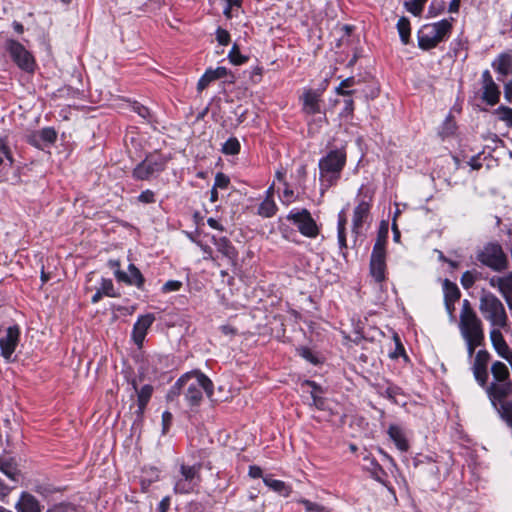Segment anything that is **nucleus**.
<instances>
[{
  "label": "nucleus",
  "mask_w": 512,
  "mask_h": 512,
  "mask_svg": "<svg viewBox=\"0 0 512 512\" xmlns=\"http://www.w3.org/2000/svg\"><path fill=\"white\" fill-rule=\"evenodd\" d=\"M345 164L346 151L344 148L331 150L319 160V180L322 193L337 183Z\"/></svg>",
  "instance_id": "obj_1"
},
{
  "label": "nucleus",
  "mask_w": 512,
  "mask_h": 512,
  "mask_svg": "<svg viewBox=\"0 0 512 512\" xmlns=\"http://www.w3.org/2000/svg\"><path fill=\"white\" fill-rule=\"evenodd\" d=\"M179 384H185V399L190 406H198L205 392L207 396L213 393L212 381L203 373L193 371L179 378Z\"/></svg>",
  "instance_id": "obj_2"
},
{
  "label": "nucleus",
  "mask_w": 512,
  "mask_h": 512,
  "mask_svg": "<svg viewBox=\"0 0 512 512\" xmlns=\"http://www.w3.org/2000/svg\"><path fill=\"white\" fill-rule=\"evenodd\" d=\"M479 310L491 328L507 327L508 315L501 300L489 291L483 290L479 299Z\"/></svg>",
  "instance_id": "obj_3"
},
{
  "label": "nucleus",
  "mask_w": 512,
  "mask_h": 512,
  "mask_svg": "<svg viewBox=\"0 0 512 512\" xmlns=\"http://www.w3.org/2000/svg\"><path fill=\"white\" fill-rule=\"evenodd\" d=\"M459 330L463 340H485L482 321L466 299L460 311Z\"/></svg>",
  "instance_id": "obj_4"
},
{
  "label": "nucleus",
  "mask_w": 512,
  "mask_h": 512,
  "mask_svg": "<svg viewBox=\"0 0 512 512\" xmlns=\"http://www.w3.org/2000/svg\"><path fill=\"white\" fill-rule=\"evenodd\" d=\"M452 23L448 19L424 25L417 34L418 45L423 50H430L449 36Z\"/></svg>",
  "instance_id": "obj_5"
},
{
  "label": "nucleus",
  "mask_w": 512,
  "mask_h": 512,
  "mask_svg": "<svg viewBox=\"0 0 512 512\" xmlns=\"http://www.w3.org/2000/svg\"><path fill=\"white\" fill-rule=\"evenodd\" d=\"M477 260L484 266L496 272L509 267L508 257L497 242H489L477 253Z\"/></svg>",
  "instance_id": "obj_6"
},
{
  "label": "nucleus",
  "mask_w": 512,
  "mask_h": 512,
  "mask_svg": "<svg viewBox=\"0 0 512 512\" xmlns=\"http://www.w3.org/2000/svg\"><path fill=\"white\" fill-rule=\"evenodd\" d=\"M201 465L181 464L178 473L174 476V491L180 494H188L195 490L201 481Z\"/></svg>",
  "instance_id": "obj_7"
},
{
  "label": "nucleus",
  "mask_w": 512,
  "mask_h": 512,
  "mask_svg": "<svg viewBox=\"0 0 512 512\" xmlns=\"http://www.w3.org/2000/svg\"><path fill=\"white\" fill-rule=\"evenodd\" d=\"M386 238L387 228H385L383 233H379L371 254L370 273L377 282H382L385 279Z\"/></svg>",
  "instance_id": "obj_8"
},
{
  "label": "nucleus",
  "mask_w": 512,
  "mask_h": 512,
  "mask_svg": "<svg viewBox=\"0 0 512 512\" xmlns=\"http://www.w3.org/2000/svg\"><path fill=\"white\" fill-rule=\"evenodd\" d=\"M287 220L293 222L299 232L306 237L315 238L319 233L317 224L307 209L290 211Z\"/></svg>",
  "instance_id": "obj_9"
},
{
  "label": "nucleus",
  "mask_w": 512,
  "mask_h": 512,
  "mask_svg": "<svg viewBox=\"0 0 512 512\" xmlns=\"http://www.w3.org/2000/svg\"><path fill=\"white\" fill-rule=\"evenodd\" d=\"M7 50L9 51L14 62L23 70L32 71L34 67V59L32 55L17 41H7Z\"/></svg>",
  "instance_id": "obj_10"
},
{
  "label": "nucleus",
  "mask_w": 512,
  "mask_h": 512,
  "mask_svg": "<svg viewBox=\"0 0 512 512\" xmlns=\"http://www.w3.org/2000/svg\"><path fill=\"white\" fill-rule=\"evenodd\" d=\"M20 329L18 326L8 327L3 334L0 335L1 356L10 361L11 357L19 343Z\"/></svg>",
  "instance_id": "obj_11"
},
{
  "label": "nucleus",
  "mask_w": 512,
  "mask_h": 512,
  "mask_svg": "<svg viewBox=\"0 0 512 512\" xmlns=\"http://www.w3.org/2000/svg\"><path fill=\"white\" fill-rule=\"evenodd\" d=\"M506 328L507 327L491 328L489 332V338L491 341V345L495 352L497 353V355L506 360L512 368V350L507 344L501 332L502 329Z\"/></svg>",
  "instance_id": "obj_12"
},
{
  "label": "nucleus",
  "mask_w": 512,
  "mask_h": 512,
  "mask_svg": "<svg viewBox=\"0 0 512 512\" xmlns=\"http://www.w3.org/2000/svg\"><path fill=\"white\" fill-rule=\"evenodd\" d=\"M165 162L162 159L146 158L133 170V177L137 180H147L155 173L164 170Z\"/></svg>",
  "instance_id": "obj_13"
},
{
  "label": "nucleus",
  "mask_w": 512,
  "mask_h": 512,
  "mask_svg": "<svg viewBox=\"0 0 512 512\" xmlns=\"http://www.w3.org/2000/svg\"><path fill=\"white\" fill-rule=\"evenodd\" d=\"M491 355L487 350H479L474 358L472 371L475 380L481 387H485L488 380L487 366Z\"/></svg>",
  "instance_id": "obj_14"
},
{
  "label": "nucleus",
  "mask_w": 512,
  "mask_h": 512,
  "mask_svg": "<svg viewBox=\"0 0 512 512\" xmlns=\"http://www.w3.org/2000/svg\"><path fill=\"white\" fill-rule=\"evenodd\" d=\"M486 393L492 402V404L497 407V405H501V403H508L505 401L506 397L509 395L512 389V382H492L490 385H486Z\"/></svg>",
  "instance_id": "obj_15"
},
{
  "label": "nucleus",
  "mask_w": 512,
  "mask_h": 512,
  "mask_svg": "<svg viewBox=\"0 0 512 512\" xmlns=\"http://www.w3.org/2000/svg\"><path fill=\"white\" fill-rule=\"evenodd\" d=\"M481 78L483 88L482 99L489 105H495L500 97L498 86L494 82L489 70L483 71Z\"/></svg>",
  "instance_id": "obj_16"
},
{
  "label": "nucleus",
  "mask_w": 512,
  "mask_h": 512,
  "mask_svg": "<svg viewBox=\"0 0 512 512\" xmlns=\"http://www.w3.org/2000/svg\"><path fill=\"white\" fill-rule=\"evenodd\" d=\"M488 282L492 288L499 291L508 304L512 302V271L503 276H492Z\"/></svg>",
  "instance_id": "obj_17"
},
{
  "label": "nucleus",
  "mask_w": 512,
  "mask_h": 512,
  "mask_svg": "<svg viewBox=\"0 0 512 512\" xmlns=\"http://www.w3.org/2000/svg\"><path fill=\"white\" fill-rule=\"evenodd\" d=\"M154 320H155L154 315L146 314V315L140 316L138 318V320L136 321V323L134 324L132 337H133L134 342L138 346L142 345V343L145 339L147 330L152 325Z\"/></svg>",
  "instance_id": "obj_18"
},
{
  "label": "nucleus",
  "mask_w": 512,
  "mask_h": 512,
  "mask_svg": "<svg viewBox=\"0 0 512 512\" xmlns=\"http://www.w3.org/2000/svg\"><path fill=\"white\" fill-rule=\"evenodd\" d=\"M370 207L371 205L369 201L361 200L354 208L352 230L355 234H359L361 232L362 225L369 216Z\"/></svg>",
  "instance_id": "obj_19"
},
{
  "label": "nucleus",
  "mask_w": 512,
  "mask_h": 512,
  "mask_svg": "<svg viewBox=\"0 0 512 512\" xmlns=\"http://www.w3.org/2000/svg\"><path fill=\"white\" fill-rule=\"evenodd\" d=\"M321 92L318 90L307 89L302 96L303 111L309 115H315L320 112Z\"/></svg>",
  "instance_id": "obj_20"
},
{
  "label": "nucleus",
  "mask_w": 512,
  "mask_h": 512,
  "mask_svg": "<svg viewBox=\"0 0 512 512\" xmlns=\"http://www.w3.org/2000/svg\"><path fill=\"white\" fill-rule=\"evenodd\" d=\"M115 277L119 281H123L129 285H135L138 288H141L144 283V278L141 272L134 264H130L128 266V273L117 270L115 272Z\"/></svg>",
  "instance_id": "obj_21"
},
{
  "label": "nucleus",
  "mask_w": 512,
  "mask_h": 512,
  "mask_svg": "<svg viewBox=\"0 0 512 512\" xmlns=\"http://www.w3.org/2000/svg\"><path fill=\"white\" fill-rule=\"evenodd\" d=\"M131 384L133 386V389L137 393V404H138L137 414L142 415L144 413V410H145L151 396H152L153 387L149 384H146L143 387H141L140 390H138L137 383H136L135 379H133L131 381Z\"/></svg>",
  "instance_id": "obj_22"
},
{
  "label": "nucleus",
  "mask_w": 512,
  "mask_h": 512,
  "mask_svg": "<svg viewBox=\"0 0 512 512\" xmlns=\"http://www.w3.org/2000/svg\"><path fill=\"white\" fill-rule=\"evenodd\" d=\"M15 509L17 512H41L38 500L27 492L21 494Z\"/></svg>",
  "instance_id": "obj_23"
},
{
  "label": "nucleus",
  "mask_w": 512,
  "mask_h": 512,
  "mask_svg": "<svg viewBox=\"0 0 512 512\" xmlns=\"http://www.w3.org/2000/svg\"><path fill=\"white\" fill-rule=\"evenodd\" d=\"M492 67L503 76L512 74V51L501 53L493 61Z\"/></svg>",
  "instance_id": "obj_24"
},
{
  "label": "nucleus",
  "mask_w": 512,
  "mask_h": 512,
  "mask_svg": "<svg viewBox=\"0 0 512 512\" xmlns=\"http://www.w3.org/2000/svg\"><path fill=\"white\" fill-rule=\"evenodd\" d=\"M213 243L217 247V250L230 262L233 263L236 260L237 252L226 237L213 238Z\"/></svg>",
  "instance_id": "obj_25"
},
{
  "label": "nucleus",
  "mask_w": 512,
  "mask_h": 512,
  "mask_svg": "<svg viewBox=\"0 0 512 512\" xmlns=\"http://www.w3.org/2000/svg\"><path fill=\"white\" fill-rule=\"evenodd\" d=\"M388 434L391 438V440L395 443L396 447L402 451L405 452L409 448L408 441L406 439V436L403 432V430L397 426V425H391L388 428Z\"/></svg>",
  "instance_id": "obj_26"
},
{
  "label": "nucleus",
  "mask_w": 512,
  "mask_h": 512,
  "mask_svg": "<svg viewBox=\"0 0 512 512\" xmlns=\"http://www.w3.org/2000/svg\"><path fill=\"white\" fill-rule=\"evenodd\" d=\"M490 370L495 382L511 381L510 372L505 363L495 361L492 363Z\"/></svg>",
  "instance_id": "obj_27"
},
{
  "label": "nucleus",
  "mask_w": 512,
  "mask_h": 512,
  "mask_svg": "<svg viewBox=\"0 0 512 512\" xmlns=\"http://www.w3.org/2000/svg\"><path fill=\"white\" fill-rule=\"evenodd\" d=\"M0 471L12 480H17L18 470L11 459L0 456Z\"/></svg>",
  "instance_id": "obj_28"
},
{
  "label": "nucleus",
  "mask_w": 512,
  "mask_h": 512,
  "mask_svg": "<svg viewBox=\"0 0 512 512\" xmlns=\"http://www.w3.org/2000/svg\"><path fill=\"white\" fill-rule=\"evenodd\" d=\"M397 30L401 39V42L406 45L410 39V22L406 17H401L397 22Z\"/></svg>",
  "instance_id": "obj_29"
},
{
  "label": "nucleus",
  "mask_w": 512,
  "mask_h": 512,
  "mask_svg": "<svg viewBox=\"0 0 512 512\" xmlns=\"http://www.w3.org/2000/svg\"><path fill=\"white\" fill-rule=\"evenodd\" d=\"M276 204L272 198L267 197L259 206L258 213L264 217H272L276 212Z\"/></svg>",
  "instance_id": "obj_30"
},
{
  "label": "nucleus",
  "mask_w": 512,
  "mask_h": 512,
  "mask_svg": "<svg viewBox=\"0 0 512 512\" xmlns=\"http://www.w3.org/2000/svg\"><path fill=\"white\" fill-rule=\"evenodd\" d=\"M345 226H346V216H345L344 211H341L338 215V243L341 248L347 247Z\"/></svg>",
  "instance_id": "obj_31"
},
{
  "label": "nucleus",
  "mask_w": 512,
  "mask_h": 512,
  "mask_svg": "<svg viewBox=\"0 0 512 512\" xmlns=\"http://www.w3.org/2000/svg\"><path fill=\"white\" fill-rule=\"evenodd\" d=\"M305 385L312 387V391H311L312 404L317 409L323 410L324 409V399L318 395V393L320 391L319 387L315 384V382H312V381H306Z\"/></svg>",
  "instance_id": "obj_32"
},
{
  "label": "nucleus",
  "mask_w": 512,
  "mask_h": 512,
  "mask_svg": "<svg viewBox=\"0 0 512 512\" xmlns=\"http://www.w3.org/2000/svg\"><path fill=\"white\" fill-rule=\"evenodd\" d=\"M222 152L226 155H236L240 152V143L237 138H229L222 147Z\"/></svg>",
  "instance_id": "obj_33"
},
{
  "label": "nucleus",
  "mask_w": 512,
  "mask_h": 512,
  "mask_svg": "<svg viewBox=\"0 0 512 512\" xmlns=\"http://www.w3.org/2000/svg\"><path fill=\"white\" fill-rule=\"evenodd\" d=\"M297 502L305 507L306 512H330L323 505L312 502L305 498H300L299 500H297Z\"/></svg>",
  "instance_id": "obj_34"
},
{
  "label": "nucleus",
  "mask_w": 512,
  "mask_h": 512,
  "mask_svg": "<svg viewBox=\"0 0 512 512\" xmlns=\"http://www.w3.org/2000/svg\"><path fill=\"white\" fill-rule=\"evenodd\" d=\"M426 1L427 0H405V7L413 15L418 16L422 13Z\"/></svg>",
  "instance_id": "obj_35"
},
{
  "label": "nucleus",
  "mask_w": 512,
  "mask_h": 512,
  "mask_svg": "<svg viewBox=\"0 0 512 512\" xmlns=\"http://www.w3.org/2000/svg\"><path fill=\"white\" fill-rule=\"evenodd\" d=\"M228 58L230 62L234 65H241L248 60L247 57L243 56L240 53L239 47L236 44H234L233 47L231 48L228 54Z\"/></svg>",
  "instance_id": "obj_36"
},
{
  "label": "nucleus",
  "mask_w": 512,
  "mask_h": 512,
  "mask_svg": "<svg viewBox=\"0 0 512 512\" xmlns=\"http://www.w3.org/2000/svg\"><path fill=\"white\" fill-rule=\"evenodd\" d=\"M263 481L272 490L279 492V493L285 492L284 494L288 495L289 491L287 490L286 485L283 481L272 479V478H264Z\"/></svg>",
  "instance_id": "obj_37"
},
{
  "label": "nucleus",
  "mask_w": 512,
  "mask_h": 512,
  "mask_svg": "<svg viewBox=\"0 0 512 512\" xmlns=\"http://www.w3.org/2000/svg\"><path fill=\"white\" fill-rule=\"evenodd\" d=\"M499 120L505 122L507 126L512 128V108L507 106H500L496 110Z\"/></svg>",
  "instance_id": "obj_38"
},
{
  "label": "nucleus",
  "mask_w": 512,
  "mask_h": 512,
  "mask_svg": "<svg viewBox=\"0 0 512 512\" xmlns=\"http://www.w3.org/2000/svg\"><path fill=\"white\" fill-rule=\"evenodd\" d=\"M39 139L43 144H52L57 138V134L53 128H44L38 132Z\"/></svg>",
  "instance_id": "obj_39"
},
{
  "label": "nucleus",
  "mask_w": 512,
  "mask_h": 512,
  "mask_svg": "<svg viewBox=\"0 0 512 512\" xmlns=\"http://www.w3.org/2000/svg\"><path fill=\"white\" fill-rule=\"evenodd\" d=\"M445 297L447 300L455 301L460 297L459 289L455 284L450 283L448 280L444 282Z\"/></svg>",
  "instance_id": "obj_40"
},
{
  "label": "nucleus",
  "mask_w": 512,
  "mask_h": 512,
  "mask_svg": "<svg viewBox=\"0 0 512 512\" xmlns=\"http://www.w3.org/2000/svg\"><path fill=\"white\" fill-rule=\"evenodd\" d=\"M456 131V123L451 117H447L444 121L441 130L440 135L442 137H449L453 135Z\"/></svg>",
  "instance_id": "obj_41"
},
{
  "label": "nucleus",
  "mask_w": 512,
  "mask_h": 512,
  "mask_svg": "<svg viewBox=\"0 0 512 512\" xmlns=\"http://www.w3.org/2000/svg\"><path fill=\"white\" fill-rule=\"evenodd\" d=\"M355 84V79L353 77H348L341 81L340 85L335 89L336 94L338 95H351L352 91L346 90Z\"/></svg>",
  "instance_id": "obj_42"
},
{
  "label": "nucleus",
  "mask_w": 512,
  "mask_h": 512,
  "mask_svg": "<svg viewBox=\"0 0 512 512\" xmlns=\"http://www.w3.org/2000/svg\"><path fill=\"white\" fill-rule=\"evenodd\" d=\"M103 295L108 297H115L116 293L114 291V285L111 279L103 278L101 281V286L98 288Z\"/></svg>",
  "instance_id": "obj_43"
},
{
  "label": "nucleus",
  "mask_w": 512,
  "mask_h": 512,
  "mask_svg": "<svg viewBox=\"0 0 512 512\" xmlns=\"http://www.w3.org/2000/svg\"><path fill=\"white\" fill-rule=\"evenodd\" d=\"M209 78L211 81H214L216 79L224 78L228 74V70L225 67H217L216 69H208L206 70Z\"/></svg>",
  "instance_id": "obj_44"
},
{
  "label": "nucleus",
  "mask_w": 512,
  "mask_h": 512,
  "mask_svg": "<svg viewBox=\"0 0 512 512\" xmlns=\"http://www.w3.org/2000/svg\"><path fill=\"white\" fill-rule=\"evenodd\" d=\"M182 287V282L178 280H169L162 286L163 293H170L179 291Z\"/></svg>",
  "instance_id": "obj_45"
},
{
  "label": "nucleus",
  "mask_w": 512,
  "mask_h": 512,
  "mask_svg": "<svg viewBox=\"0 0 512 512\" xmlns=\"http://www.w3.org/2000/svg\"><path fill=\"white\" fill-rule=\"evenodd\" d=\"M185 392V384H179V379L177 382L171 387L167 394L168 400H173L176 396Z\"/></svg>",
  "instance_id": "obj_46"
},
{
  "label": "nucleus",
  "mask_w": 512,
  "mask_h": 512,
  "mask_svg": "<svg viewBox=\"0 0 512 512\" xmlns=\"http://www.w3.org/2000/svg\"><path fill=\"white\" fill-rule=\"evenodd\" d=\"M476 277L473 272L466 271L461 277V284L464 288L468 289L474 285Z\"/></svg>",
  "instance_id": "obj_47"
},
{
  "label": "nucleus",
  "mask_w": 512,
  "mask_h": 512,
  "mask_svg": "<svg viewBox=\"0 0 512 512\" xmlns=\"http://www.w3.org/2000/svg\"><path fill=\"white\" fill-rule=\"evenodd\" d=\"M216 39L220 45L226 46L230 42V34L227 30L219 27L216 30Z\"/></svg>",
  "instance_id": "obj_48"
},
{
  "label": "nucleus",
  "mask_w": 512,
  "mask_h": 512,
  "mask_svg": "<svg viewBox=\"0 0 512 512\" xmlns=\"http://www.w3.org/2000/svg\"><path fill=\"white\" fill-rule=\"evenodd\" d=\"M230 183L229 178L223 173H217L215 176L214 188L226 189Z\"/></svg>",
  "instance_id": "obj_49"
},
{
  "label": "nucleus",
  "mask_w": 512,
  "mask_h": 512,
  "mask_svg": "<svg viewBox=\"0 0 512 512\" xmlns=\"http://www.w3.org/2000/svg\"><path fill=\"white\" fill-rule=\"evenodd\" d=\"M466 344L468 357L471 358L475 353V349L484 344V340H464Z\"/></svg>",
  "instance_id": "obj_50"
},
{
  "label": "nucleus",
  "mask_w": 512,
  "mask_h": 512,
  "mask_svg": "<svg viewBox=\"0 0 512 512\" xmlns=\"http://www.w3.org/2000/svg\"><path fill=\"white\" fill-rule=\"evenodd\" d=\"M138 200L142 203H153L155 202L154 192L151 190H145L138 196Z\"/></svg>",
  "instance_id": "obj_51"
},
{
  "label": "nucleus",
  "mask_w": 512,
  "mask_h": 512,
  "mask_svg": "<svg viewBox=\"0 0 512 512\" xmlns=\"http://www.w3.org/2000/svg\"><path fill=\"white\" fill-rule=\"evenodd\" d=\"M133 109L142 118H144V119L150 118V110L147 107L140 105V104H135L133 106Z\"/></svg>",
  "instance_id": "obj_52"
},
{
  "label": "nucleus",
  "mask_w": 512,
  "mask_h": 512,
  "mask_svg": "<svg viewBox=\"0 0 512 512\" xmlns=\"http://www.w3.org/2000/svg\"><path fill=\"white\" fill-rule=\"evenodd\" d=\"M4 159H8L10 162H12L8 147L2 141H0V164L3 163Z\"/></svg>",
  "instance_id": "obj_53"
},
{
  "label": "nucleus",
  "mask_w": 512,
  "mask_h": 512,
  "mask_svg": "<svg viewBox=\"0 0 512 512\" xmlns=\"http://www.w3.org/2000/svg\"><path fill=\"white\" fill-rule=\"evenodd\" d=\"M172 414L168 411L163 412L162 414V424H163V433H166L171 422H172Z\"/></svg>",
  "instance_id": "obj_54"
},
{
  "label": "nucleus",
  "mask_w": 512,
  "mask_h": 512,
  "mask_svg": "<svg viewBox=\"0 0 512 512\" xmlns=\"http://www.w3.org/2000/svg\"><path fill=\"white\" fill-rule=\"evenodd\" d=\"M211 82L212 81L209 78L207 72H205L204 75L198 81V84H197L198 91L204 90Z\"/></svg>",
  "instance_id": "obj_55"
},
{
  "label": "nucleus",
  "mask_w": 512,
  "mask_h": 512,
  "mask_svg": "<svg viewBox=\"0 0 512 512\" xmlns=\"http://www.w3.org/2000/svg\"><path fill=\"white\" fill-rule=\"evenodd\" d=\"M344 108H343V111H342V114L343 115H352L353 111H354V102L352 99H346L344 101Z\"/></svg>",
  "instance_id": "obj_56"
},
{
  "label": "nucleus",
  "mask_w": 512,
  "mask_h": 512,
  "mask_svg": "<svg viewBox=\"0 0 512 512\" xmlns=\"http://www.w3.org/2000/svg\"><path fill=\"white\" fill-rule=\"evenodd\" d=\"M293 196H294V192L289 189V188H286L283 192V203L289 205L290 203L293 202Z\"/></svg>",
  "instance_id": "obj_57"
},
{
  "label": "nucleus",
  "mask_w": 512,
  "mask_h": 512,
  "mask_svg": "<svg viewBox=\"0 0 512 512\" xmlns=\"http://www.w3.org/2000/svg\"><path fill=\"white\" fill-rule=\"evenodd\" d=\"M504 97L508 102H512V80L505 84Z\"/></svg>",
  "instance_id": "obj_58"
},
{
  "label": "nucleus",
  "mask_w": 512,
  "mask_h": 512,
  "mask_svg": "<svg viewBox=\"0 0 512 512\" xmlns=\"http://www.w3.org/2000/svg\"><path fill=\"white\" fill-rule=\"evenodd\" d=\"M249 475L252 478H258L262 476V470L258 466H250L249 467Z\"/></svg>",
  "instance_id": "obj_59"
},
{
  "label": "nucleus",
  "mask_w": 512,
  "mask_h": 512,
  "mask_svg": "<svg viewBox=\"0 0 512 512\" xmlns=\"http://www.w3.org/2000/svg\"><path fill=\"white\" fill-rule=\"evenodd\" d=\"M29 142L36 146V147H42L43 142L39 139L38 133H35L29 137Z\"/></svg>",
  "instance_id": "obj_60"
},
{
  "label": "nucleus",
  "mask_w": 512,
  "mask_h": 512,
  "mask_svg": "<svg viewBox=\"0 0 512 512\" xmlns=\"http://www.w3.org/2000/svg\"><path fill=\"white\" fill-rule=\"evenodd\" d=\"M459 7H460V0H451L449 7H448V11L450 13H456L459 11Z\"/></svg>",
  "instance_id": "obj_61"
},
{
  "label": "nucleus",
  "mask_w": 512,
  "mask_h": 512,
  "mask_svg": "<svg viewBox=\"0 0 512 512\" xmlns=\"http://www.w3.org/2000/svg\"><path fill=\"white\" fill-rule=\"evenodd\" d=\"M207 223L208 225L211 227V228H214V229H218V230H223V227L219 224V222L214 219V218H209L207 220Z\"/></svg>",
  "instance_id": "obj_62"
},
{
  "label": "nucleus",
  "mask_w": 512,
  "mask_h": 512,
  "mask_svg": "<svg viewBox=\"0 0 512 512\" xmlns=\"http://www.w3.org/2000/svg\"><path fill=\"white\" fill-rule=\"evenodd\" d=\"M392 231H393V238H394V240L396 242H398L399 239H400V231L398 230V227H397L395 219L393 220V223H392Z\"/></svg>",
  "instance_id": "obj_63"
},
{
  "label": "nucleus",
  "mask_w": 512,
  "mask_h": 512,
  "mask_svg": "<svg viewBox=\"0 0 512 512\" xmlns=\"http://www.w3.org/2000/svg\"><path fill=\"white\" fill-rule=\"evenodd\" d=\"M102 296H103L102 292L99 289H97V291L91 298L92 303L95 304V303L99 302L100 299L102 298Z\"/></svg>",
  "instance_id": "obj_64"
}]
</instances>
